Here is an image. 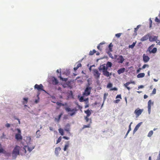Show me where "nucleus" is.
Here are the masks:
<instances>
[{
  "instance_id": "1",
  "label": "nucleus",
  "mask_w": 160,
  "mask_h": 160,
  "mask_svg": "<svg viewBox=\"0 0 160 160\" xmlns=\"http://www.w3.org/2000/svg\"><path fill=\"white\" fill-rule=\"evenodd\" d=\"M24 140L26 142L28 147V151L29 152H31L34 149L35 146L33 145L31 142H32L31 136H28L26 137Z\"/></svg>"
},
{
  "instance_id": "2",
  "label": "nucleus",
  "mask_w": 160,
  "mask_h": 160,
  "mask_svg": "<svg viewBox=\"0 0 160 160\" xmlns=\"http://www.w3.org/2000/svg\"><path fill=\"white\" fill-rule=\"evenodd\" d=\"M20 147L18 145H16L12 152V156L13 157H16L19 154V151Z\"/></svg>"
},
{
  "instance_id": "3",
  "label": "nucleus",
  "mask_w": 160,
  "mask_h": 160,
  "mask_svg": "<svg viewBox=\"0 0 160 160\" xmlns=\"http://www.w3.org/2000/svg\"><path fill=\"white\" fill-rule=\"evenodd\" d=\"M92 73L95 78L97 79L100 78L101 73L99 72L98 70L97 69H94L92 70Z\"/></svg>"
},
{
  "instance_id": "4",
  "label": "nucleus",
  "mask_w": 160,
  "mask_h": 160,
  "mask_svg": "<svg viewBox=\"0 0 160 160\" xmlns=\"http://www.w3.org/2000/svg\"><path fill=\"white\" fill-rule=\"evenodd\" d=\"M65 109L67 112H69L71 111L72 112L71 113H69L71 116H72L75 114L77 111V109L76 108H73L71 110V108L68 107H66L65 108Z\"/></svg>"
},
{
  "instance_id": "5",
  "label": "nucleus",
  "mask_w": 160,
  "mask_h": 160,
  "mask_svg": "<svg viewBox=\"0 0 160 160\" xmlns=\"http://www.w3.org/2000/svg\"><path fill=\"white\" fill-rule=\"evenodd\" d=\"M91 88L90 87H87L85 89L84 92L83 94V95L85 96H88L90 94Z\"/></svg>"
},
{
  "instance_id": "6",
  "label": "nucleus",
  "mask_w": 160,
  "mask_h": 160,
  "mask_svg": "<svg viewBox=\"0 0 160 160\" xmlns=\"http://www.w3.org/2000/svg\"><path fill=\"white\" fill-rule=\"evenodd\" d=\"M34 88L35 89H37L38 91H44V90L43 89V86L42 84H40L39 85L37 84H36L34 86Z\"/></svg>"
},
{
  "instance_id": "7",
  "label": "nucleus",
  "mask_w": 160,
  "mask_h": 160,
  "mask_svg": "<svg viewBox=\"0 0 160 160\" xmlns=\"http://www.w3.org/2000/svg\"><path fill=\"white\" fill-rule=\"evenodd\" d=\"M143 111V109H138V108L136 109L134 111V113L135 114L136 117H138Z\"/></svg>"
},
{
  "instance_id": "8",
  "label": "nucleus",
  "mask_w": 160,
  "mask_h": 160,
  "mask_svg": "<svg viewBox=\"0 0 160 160\" xmlns=\"http://www.w3.org/2000/svg\"><path fill=\"white\" fill-rule=\"evenodd\" d=\"M125 59L122 55L118 56V58H117V61L118 63H122L124 61Z\"/></svg>"
},
{
  "instance_id": "9",
  "label": "nucleus",
  "mask_w": 160,
  "mask_h": 160,
  "mask_svg": "<svg viewBox=\"0 0 160 160\" xmlns=\"http://www.w3.org/2000/svg\"><path fill=\"white\" fill-rule=\"evenodd\" d=\"M26 149H28V147L26 145L24 146L21 149L20 151L21 154L23 155L26 153L27 152Z\"/></svg>"
},
{
  "instance_id": "10",
  "label": "nucleus",
  "mask_w": 160,
  "mask_h": 160,
  "mask_svg": "<svg viewBox=\"0 0 160 160\" xmlns=\"http://www.w3.org/2000/svg\"><path fill=\"white\" fill-rule=\"evenodd\" d=\"M142 57L143 62L145 63L148 62L150 60V58L148 56L146 55L145 54H143Z\"/></svg>"
},
{
  "instance_id": "11",
  "label": "nucleus",
  "mask_w": 160,
  "mask_h": 160,
  "mask_svg": "<svg viewBox=\"0 0 160 160\" xmlns=\"http://www.w3.org/2000/svg\"><path fill=\"white\" fill-rule=\"evenodd\" d=\"M158 37L156 36H150L149 37V40L152 42L154 41H157L158 39Z\"/></svg>"
},
{
  "instance_id": "12",
  "label": "nucleus",
  "mask_w": 160,
  "mask_h": 160,
  "mask_svg": "<svg viewBox=\"0 0 160 160\" xmlns=\"http://www.w3.org/2000/svg\"><path fill=\"white\" fill-rule=\"evenodd\" d=\"M15 138L17 140H22V137L20 133L16 134Z\"/></svg>"
},
{
  "instance_id": "13",
  "label": "nucleus",
  "mask_w": 160,
  "mask_h": 160,
  "mask_svg": "<svg viewBox=\"0 0 160 160\" xmlns=\"http://www.w3.org/2000/svg\"><path fill=\"white\" fill-rule=\"evenodd\" d=\"M70 145V142L69 141H68L65 142V144L63 148V150L65 151L67 150V149L69 147Z\"/></svg>"
},
{
  "instance_id": "14",
  "label": "nucleus",
  "mask_w": 160,
  "mask_h": 160,
  "mask_svg": "<svg viewBox=\"0 0 160 160\" xmlns=\"http://www.w3.org/2000/svg\"><path fill=\"white\" fill-rule=\"evenodd\" d=\"M153 103L152 102L151 100H149L148 102V111L149 113H150L151 109V105L153 104Z\"/></svg>"
},
{
  "instance_id": "15",
  "label": "nucleus",
  "mask_w": 160,
  "mask_h": 160,
  "mask_svg": "<svg viewBox=\"0 0 160 160\" xmlns=\"http://www.w3.org/2000/svg\"><path fill=\"white\" fill-rule=\"evenodd\" d=\"M98 69L100 70H102V71H106L107 70L108 68L106 66L104 65H102L100 66V67Z\"/></svg>"
},
{
  "instance_id": "16",
  "label": "nucleus",
  "mask_w": 160,
  "mask_h": 160,
  "mask_svg": "<svg viewBox=\"0 0 160 160\" xmlns=\"http://www.w3.org/2000/svg\"><path fill=\"white\" fill-rule=\"evenodd\" d=\"M61 150V148L60 147H57L55 148V153L58 156L59 153V152Z\"/></svg>"
},
{
  "instance_id": "17",
  "label": "nucleus",
  "mask_w": 160,
  "mask_h": 160,
  "mask_svg": "<svg viewBox=\"0 0 160 160\" xmlns=\"http://www.w3.org/2000/svg\"><path fill=\"white\" fill-rule=\"evenodd\" d=\"M142 122H140L138 123L135 127L133 131V132L134 133L135 132L137 131L139 127H140V125H141Z\"/></svg>"
},
{
  "instance_id": "18",
  "label": "nucleus",
  "mask_w": 160,
  "mask_h": 160,
  "mask_svg": "<svg viewBox=\"0 0 160 160\" xmlns=\"http://www.w3.org/2000/svg\"><path fill=\"white\" fill-rule=\"evenodd\" d=\"M149 37V35L148 34L146 35L142 38L140 39V40L142 42L147 40L148 39Z\"/></svg>"
},
{
  "instance_id": "19",
  "label": "nucleus",
  "mask_w": 160,
  "mask_h": 160,
  "mask_svg": "<svg viewBox=\"0 0 160 160\" xmlns=\"http://www.w3.org/2000/svg\"><path fill=\"white\" fill-rule=\"evenodd\" d=\"M62 115V113H61L58 116V118H54V121L58 122H59L60 121V119Z\"/></svg>"
},
{
  "instance_id": "20",
  "label": "nucleus",
  "mask_w": 160,
  "mask_h": 160,
  "mask_svg": "<svg viewBox=\"0 0 160 160\" xmlns=\"http://www.w3.org/2000/svg\"><path fill=\"white\" fill-rule=\"evenodd\" d=\"M125 69L124 68H121L117 72L119 74L123 73L125 71Z\"/></svg>"
},
{
  "instance_id": "21",
  "label": "nucleus",
  "mask_w": 160,
  "mask_h": 160,
  "mask_svg": "<svg viewBox=\"0 0 160 160\" xmlns=\"http://www.w3.org/2000/svg\"><path fill=\"white\" fill-rule=\"evenodd\" d=\"M88 117H84V118H85V120H86V122H89V124L91 125V123H92V120L91 118H90V119Z\"/></svg>"
},
{
  "instance_id": "22",
  "label": "nucleus",
  "mask_w": 160,
  "mask_h": 160,
  "mask_svg": "<svg viewBox=\"0 0 160 160\" xmlns=\"http://www.w3.org/2000/svg\"><path fill=\"white\" fill-rule=\"evenodd\" d=\"M53 79L52 80V83L53 85H57L58 83V82L57 79L55 77H53Z\"/></svg>"
},
{
  "instance_id": "23",
  "label": "nucleus",
  "mask_w": 160,
  "mask_h": 160,
  "mask_svg": "<svg viewBox=\"0 0 160 160\" xmlns=\"http://www.w3.org/2000/svg\"><path fill=\"white\" fill-rule=\"evenodd\" d=\"M103 74L107 77H109L110 75H111V74L109 73V72L107 70L106 71H102Z\"/></svg>"
},
{
  "instance_id": "24",
  "label": "nucleus",
  "mask_w": 160,
  "mask_h": 160,
  "mask_svg": "<svg viewBox=\"0 0 160 160\" xmlns=\"http://www.w3.org/2000/svg\"><path fill=\"white\" fill-rule=\"evenodd\" d=\"M56 103V104L57 105L59 106L60 107L61 106H64L65 105H67V103H65L64 104H63V103H61L60 102H57Z\"/></svg>"
},
{
  "instance_id": "25",
  "label": "nucleus",
  "mask_w": 160,
  "mask_h": 160,
  "mask_svg": "<svg viewBox=\"0 0 160 160\" xmlns=\"http://www.w3.org/2000/svg\"><path fill=\"white\" fill-rule=\"evenodd\" d=\"M145 75V73H140L137 75V77L138 78H143L144 77Z\"/></svg>"
},
{
  "instance_id": "26",
  "label": "nucleus",
  "mask_w": 160,
  "mask_h": 160,
  "mask_svg": "<svg viewBox=\"0 0 160 160\" xmlns=\"http://www.w3.org/2000/svg\"><path fill=\"white\" fill-rule=\"evenodd\" d=\"M70 126L69 124H67L65 127L66 128L65 129V130L68 132H69L70 130Z\"/></svg>"
},
{
  "instance_id": "27",
  "label": "nucleus",
  "mask_w": 160,
  "mask_h": 160,
  "mask_svg": "<svg viewBox=\"0 0 160 160\" xmlns=\"http://www.w3.org/2000/svg\"><path fill=\"white\" fill-rule=\"evenodd\" d=\"M85 112L87 114L86 117H89L91 115V112L89 110L85 111Z\"/></svg>"
},
{
  "instance_id": "28",
  "label": "nucleus",
  "mask_w": 160,
  "mask_h": 160,
  "mask_svg": "<svg viewBox=\"0 0 160 160\" xmlns=\"http://www.w3.org/2000/svg\"><path fill=\"white\" fill-rule=\"evenodd\" d=\"M82 66V65L81 63H78L77 66L76 67H74L73 68V69L74 70H76L79 67H80Z\"/></svg>"
},
{
  "instance_id": "29",
  "label": "nucleus",
  "mask_w": 160,
  "mask_h": 160,
  "mask_svg": "<svg viewBox=\"0 0 160 160\" xmlns=\"http://www.w3.org/2000/svg\"><path fill=\"white\" fill-rule=\"evenodd\" d=\"M155 44H152L150 46L148 49V50L150 53V51H151L152 50V48L155 46Z\"/></svg>"
},
{
  "instance_id": "30",
  "label": "nucleus",
  "mask_w": 160,
  "mask_h": 160,
  "mask_svg": "<svg viewBox=\"0 0 160 160\" xmlns=\"http://www.w3.org/2000/svg\"><path fill=\"white\" fill-rule=\"evenodd\" d=\"M105 42H102L100 43L97 46L98 49L100 51H101L102 48H100V46L101 45H102L105 43Z\"/></svg>"
},
{
  "instance_id": "31",
  "label": "nucleus",
  "mask_w": 160,
  "mask_h": 160,
  "mask_svg": "<svg viewBox=\"0 0 160 160\" xmlns=\"http://www.w3.org/2000/svg\"><path fill=\"white\" fill-rule=\"evenodd\" d=\"M113 46V45L111 43H110L108 46V48H109V52H111L112 51V48Z\"/></svg>"
},
{
  "instance_id": "32",
  "label": "nucleus",
  "mask_w": 160,
  "mask_h": 160,
  "mask_svg": "<svg viewBox=\"0 0 160 160\" xmlns=\"http://www.w3.org/2000/svg\"><path fill=\"white\" fill-rule=\"evenodd\" d=\"M5 151L4 150V149L2 147V145L0 144V153H5Z\"/></svg>"
},
{
  "instance_id": "33",
  "label": "nucleus",
  "mask_w": 160,
  "mask_h": 160,
  "mask_svg": "<svg viewBox=\"0 0 160 160\" xmlns=\"http://www.w3.org/2000/svg\"><path fill=\"white\" fill-rule=\"evenodd\" d=\"M131 83L130 82H127L124 84V86L128 90H130V88L128 86Z\"/></svg>"
},
{
  "instance_id": "34",
  "label": "nucleus",
  "mask_w": 160,
  "mask_h": 160,
  "mask_svg": "<svg viewBox=\"0 0 160 160\" xmlns=\"http://www.w3.org/2000/svg\"><path fill=\"white\" fill-rule=\"evenodd\" d=\"M40 136V131L39 130H38L36 132V136L37 138H39Z\"/></svg>"
},
{
  "instance_id": "35",
  "label": "nucleus",
  "mask_w": 160,
  "mask_h": 160,
  "mask_svg": "<svg viewBox=\"0 0 160 160\" xmlns=\"http://www.w3.org/2000/svg\"><path fill=\"white\" fill-rule=\"evenodd\" d=\"M157 49L156 48H154L150 51V53H155L156 52Z\"/></svg>"
},
{
  "instance_id": "36",
  "label": "nucleus",
  "mask_w": 160,
  "mask_h": 160,
  "mask_svg": "<svg viewBox=\"0 0 160 160\" xmlns=\"http://www.w3.org/2000/svg\"><path fill=\"white\" fill-rule=\"evenodd\" d=\"M96 51L95 49H93L92 51H90L89 53V55H92L94 54V53H96Z\"/></svg>"
},
{
  "instance_id": "37",
  "label": "nucleus",
  "mask_w": 160,
  "mask_h": 160,
  "mask_svg": "<svg viewBox=\"0 0 160 160\" xmlns=\"http://www.w3.org/2000/svg\"><path fill=\"white\" fill-rule=\"evenodd\" d=\"M91 125L90 124H88L87 125H84L82 128V129H83L86 128H89L91 127Z\"/></svg>"
},
{
  "instance_id": "38",
  "label": "nucleus",
  "mask_w": 160,
  "mask_h": 160,
  "mask_svg": "<svg viewBox=\"0 0 160 160\" xmlns=\"http://www.w3.org/2000/svg\"><path fill=\"white\" fill-rule=\"evenodd\" d=\"M58 78H60V79L62 80V81H66L67 80V78H63L61 76V74H60V76L58 77Z\"/></svg>"
},
{
  "instance_id": "39",
  "label": "nucleus",
  "mask_w": 160,
  "mask_h": 160,
  "mask_svg": "<svg viewBox=\"0 0 160 160\" xmlns=\"http://www.w3.org/2000/svg\"><path fill=\"white\" fill-rule=\"evenodd\" d=\"M59 132L60 133L61 135L62 136L64 135V132L62 128H59L58 129Z\"/></svg>"
},
{
  "instance_id": "40",
  "label": "nucleus",
  "mask_w": 160,
  "mask_h": 160,
  "mask_svg": "<svg viewBox=\"0 0 160 160\" xmlns=\"http://www.w3.org/2000/svg\"><path fill=\"white\" fill-rule=\"evenodd\" d=\"M153 131L152 130H151L148 133V136L149 137H150L152 136L153 134Z\"/></svg>"
},
{
  "instance_id": "41",
  "label": "nucleus",
  "mask_w": 160,
  "mask_h": 160,
  "mask_svg": "<svg viewBox=\"0 0 160 160\" xmlns=\"http://www.w3.org/2000/svg\"><path fill=\"white\" fill-rule=\"evenodd\" d=\"M132 124V122H131L130 124L129 125V129H128V130L126 134V136L128 134V133H129V132L131 130V124Z\"/></svg>"
},
{
  "instance_id": "42",
  "label": "nucleus",
  "mask_w": 160,
  "mask_h": 160,
  "mask_svg": "<svg viewBox=\"0 0 160 160\" xmlns=\"http://www.w3.org/2000/svg\"><path fill=\"white\" fill-rule=\"evenodd\" d=\"M112 63L111 62H108L106 66L108 68V67H111L112 66Z\"/></svg>"
},
{
  "instance_id": "43",
  "label": "nucleus",
  "mask_w": 160,
  "mask_h": 160,
  "mask_svg": "<svg viewBox=\"0 0 160 160\" xmlns=\"http://www.w3.org/2000/svg\"><path fill=\"white\" fill-rule=\"evenodd\" d=\"M136 43V42H133L132 45H130L129 46V47L131 48H133L135 46Z\"/></svg>"
},
{
  "instance_id": "44",
  "label": "nucleus",
  "mask_w": 160,
  "mask_h": 160,
  "mask_svg": "<svg viewBox=\"0 0 160 160\" xmlns=\"http://www.w3.org/2000/svg\"><path fill=\"white\" fill-rule=\"evenodd\" d=\"M62 137L61 136H60L58 139L57 141V142H56V144H58V143H59L62 140Z\"/></svg>"
},
{
  "instance_id": "45",
  "label": "nucleus",
  "mask_w": 160,
  "mask_h": 160,
  "mask_svg": "<svg viewBox=\"0 0 160 160\" xmlns=\"http://www.w3.org/2000/svg\"><path fill=\"white\" fill-rule=\"evenodd\" d=\"M23 100L24 101L23 102V104L27 103L28 102V98H23Z\"/></svg>"
},
{
  "instance_id": "46",
  "label": "nucleus",
  "mask_w": 160,
  "mask_h": 160,
  "mask_svg": "<svg viewBox=\"0 0 160 160\" xmlns=\"http://www.w3.org/2000/svg\"><path fill=\"white\" fill-rule=\"evenodd\" d=\"M149 67V65L148 64H144L142 67V69H144L146 67L148 68Z\"/></svg>"
},
{
  "instance_id": "47",
  "label": "nucleus",
  "mask_w": 160,
  "mask_h": 160,
  "mask_svg": "<svg viewBox=\"0 0 160 160\" xmlns=\"http://www.w3.org/2000/svg\"><path fill=\"white\" fill-rule=\"evenodd\" d=\"M152 21L151 19V18H150L149 19V27L151 28L152 27Z\"/></svg>"
},
{
  "instance_id": "48",
  "label": "nucleus",
  "mask_w": 160,
  "mask_h": 160,
  "mask_svg": "<svg viewBox=\"0 0 160 160\" xmlns=\"http://www.w3.org/2000/svg\"><path fill=\"white\" fill-rule=\"evenodd\" d=\"M122 33H118L116 34L115 36L118 38H119L120 37V36H121Z\"/></svg>"
},
{
  "instance_id": "49",
  "label": "nucleus",
  "mask_w": 160,
  "mask_h": 160,
  "mask_svg": "<svg viewBox=\"0 0 160 160\" xmlns=\"http://www.w3.org/2000/svg\"><path fill=\"white\" fill-rule=\"evenodd\" d=\"M155 22H160V20L158 19V18L157 17H156L155 19Z\"/></svg>"
},
{
  "instance_id": "50",
  "label": "nucleus",
  "mask_w": 160,
  "mask_h": 160,
  "mask_svg": "<svg viewBox=\"0 0 160 160\" xmlns=\"http://www.w3.org/2000/svg\"><path fill=\"white\" fill-rule=\"evenodd\" d=\"M84 99L82 96L81 97L79 98V101L80 102H82L83 101Z\"/></svg>"
},
{
  "instance_id": "51",
  "label": "nucleus",
  "mask_w": 160,
  "mask_h": 160,
  "mask_svg": "<svg viewBox=\"0 0 160 160\" xmlns=\"http://www.w3.org/2000/svg\"><path fill=\"white\" fill-rule=\"evenodd\" d=\"M112 84L111 83H109L107 85V87L108 88H110L112 87Z\"/></svg>"
},
{
  "instance_id": "52",
  "label": "nucleus",
  "mask_w": 160,
  "mask_h": 160,
  "mask_svg": "<svg viewBox=\"0 0 160 160\" xmlns=\"http://www.w3.org/2000/svg\"><path fill=\"white\" fill-rule=\"evenodd\" d=\"M37 97H38V99H36L35 101V102L36 103H38L39 102V94L38 95Z\"/></svg>"
},
{
  "instance_id": "53",
  "label": "nucleus",
  "mask_w": 160,
  "mask_h": 160,
  "mask_svg": "<svg viewBox=\"0 0 160 160\" xmlns=\"http://www.w3.org/2000/svg\"><path fill=\"white\" fill-rule=\"evenodd\" d=\"M156 89L154 88L153 89V91L152 92V94H156Z\"/></svg>"
},
{
  "instance_id": "54",
  "label": "nucleus",
  "mask_w": 160,
  "mask_h": 160,
  "mask_svg": "<svg viewBox=\"0 0 160 160\" xmlns=\"http://www.w3.org/2000/svg\"><path fill=\"white\" fill-rule=\"evenodd\" d=\"M5 126L6 127L8 128L10 127V125L9 123H7L5 125Z\"/></svg>"
},
{
  "instance_id": "55",
  "label": "nucleus",
  "mask_w": 160,
  "mask_h": 160,
  "mask_svg": "<svg viewBox=\"0 0 160 160\" xmlns=\"http://www.w3.org/2000/svg\"><path fill=\"white\" fill-rule=\"evenodd\" d=\"M142 69V68H138V70H137V73H139Z\"/></svg>"
},
{
  "instance_id": "56",
  "label": "nucleus",
  "mask_w": 160,
  "mask_h": 160,
  "mask_svg": "<svg viewBox=\"0 0 160 160\" xmlns=\"http://www.w3.org/2000/svg\"><path fill=\"white\" fill-rule=\"evenodd\" d=\"M62 138H64L65 139H66V140H69V138L68 137H66V136H63Z\"/></svg>"
},
{
  "instance_id": "57",
  "label": "nucleus",
  "mask_w": 160,
  "mask_h": 160,
  "mask_svg": "<svg viewBox=\"0 0 160 160\" xmlns=\"http://www.w3.org/2000/svg\"><path fill=\"white\" fill-rule=\"evenodd\" d=\"M119 98L121 99V95L120 94L116 96V98Z\"/></svg>"
},
{
  "instance_id": "58",
  "label": "nucleus",
  "mask_w": 160,
  "mask_h": 160,
  "mask_svg": "<svg viewBox=\"0 0 160 160\" xmlns=\"http://www.w3.org/2000/svg\"><path fill=\"white\" fill-rule=\"evenodd\" d=\"M17 130L18 131V133H20L21 134V131L18 128H17Z\"/></svg>"
},
{
  "instance_id": "59",
  "label": "nucleus",
  "mask_w": 160,
  "mask_h": 160,
  "mask_svg": "<svg viewBox=\"0 0 160 160\" xmlns=\"http://www.w3.org/2000/svg\"><path fill=\"white\" fill-rule=\"evenodd\" d=\"M156 43H157V44H158L159 45H160V41L159 40H157L156 42Z\"/></svg>"
},
{
  "instance_id": "60",
  "label": "nucleus",
  "mask_w": 160,
  "mask_h": 160,
  "mask_svg": "<svg viewBox=\"0 0 160 160\" xmlns=\"http://www.w3.org/2000/svg\"><path fill=\"white\" fill-rule=\"evenodd\" d=\"M144 87V86L143 85H140L138 87V89L141 88H143Z\"/></svg>"
},
{
  "instance_id": "61",
  "label": "nucleus",
  "mask_w": 160,
  "mask_h": 160,
  "mask_svg": "<svg viewBox=\"0 0 160 160\" xmlns=\"http://www.w3.org/2000/svg\"><path fill=\"white\" fill-rule=\"evenodd\" d=\"M120 101L119 99H117L115 101V102L116 103H118Z\"/></svg>"
},
{
  "instance_id": "62",
  "label": "nucleus",
  "mask_w": 160,
  "mask_h": 160,
  "mask_svg": "<svg viewBox=\"0 0 160 160\" xmlns=\"http://www.w3.org/2000/svg\"><path fill=\"white\" fill-rule=\"evenodd\" d=\"M111 90H117V89L116 88H114L111 89Z\"/></svg>"
},
{
  "instance_id": "63",
  "label": "nucleus",
  "mask_w": 160,
  "mask_h": 160,
  "mask_svg": "<svg viewBox=\"0 0 160 160\" xmlns=\"http://www.w3.org/2000/svg\"><path fill=\"white\" fill-rule=\"evenodd\" d=\"M148 96L146 95H144V99L147 98H148Z\"/></svg>"
},
{
  "instance_id": "64",
  "label": "nucleus",
  "mask_w": 160,
  "mask_h": 160,
  "mask_svg": "<svg viewBox=\"0 0 160 160\" xmlns=\"http://www.w3.org/2000/svg\"><path fill=\"white\" fill-rule=\"evenodd\" d=\"M103 98H104V100H105V99H106V94H104V97H103Z\"/></svg>"
}]
</instances>
